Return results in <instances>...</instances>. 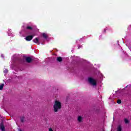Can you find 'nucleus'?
<instances>
[{"label": "nucleus", "instance_id": "obj_1", "mask_svg": "<svg viewBox=\"0 0 131 131\" xmlns=\"http://www.w3.org/2000/svg\"><path fill=\"white\" fill-rule=\"evenodd\" d=\"M54 112H58L59 110H61L62 108V103L58 101H55V104L53 105Z\"/></svg>", "mask_w": 131, "mask_h": 131}, {"label": "nucleus", "instance_id": "obj_2", "mask_svg": "<svg viewBox=\"0 0 131 131\" xmlns=\"http://www.w3.org/2000/svg\"><path fill=\"white\" fill-rule=\"evenodd\" d=\"M88 81L91 83V84H92V85H97V81L92 77L88 78Z\"/></svg>", "mask_w": 131, "mask_h": 131}, {"label": "nucleus", "instance_id": "obj_3", "mask_svg": "<svg viewBox=\"0 0 131 131\" xmlns=\"http://www.w3.org/2000/svg\"><path fill=\"white\" fill-rule=\"evenodd\" d=\"M33 38V35H28L26 37L25 39L26 40H27V41H30V40H32Z\"/></svg>", "mask_w": 131, "mask_h": 131}, {"label": "nucleus", "instance_id": "obj_4", "mask_svg": "<svg viewBox=\"0 0 131 131\" xmlns=\"http://www.w3.org/2000/svg\"><path fill=\"white\" fill-rule=\"evenodd\" d=\"M32 58H31V57H27L26 58V61L27 63H31V62H32Z\"/></svg>", "mask_w": 131, "mask_h": 131}, {"label": "nucleus", "instance_id": "obj_5", "mask_svg": "<svg viewBox=\"0 0 131 131\" xmlns=\"http://www.w3.org/2000/svg\"><path fill=\"white\" fill-rule=\"evenodd\" d=\"M33 42H35V43H37V45H40V42H39V40H38V38H35L33 40Z\"/></svg>", "mask_w": 131, "mask_h": 131}, {"label": "nucleus", "instance_id": "obj_6", "mask_svg": "<svg viewBox=\"0 0 131 131\" xmlns=\"http://www.w3.org/2000/svg\"><path fill=\"white\" fill-rule=\"evenodd\" d=\"M0 128H1V130H2V131L6 130V128L5 127V126H4V124H0Z\"/></svg>", "mask_w": 131, "mask_h": 131}, {"label": "nucleus", "instance_id": "obj_7", "mask_svg": "<svg viewBox=\"0 0 131 131\" xmlns=\"http://www.w3.org/2000/svg\"><path fill=\"white\" fill-rule=\"evenodd\" d=\"M77 120L79 122H81V121H82V117L78 116Z\"/></svg>", "mask_w": 131, "mask_h": 131}, {"label": "nucleus", "instance_id": "obj_8", "mask_svg": "<svg viewBox=\"0 0 131 131\" xmlns=\"http://www.w3.org/2000/svg\"><path fill=\"white\" fill-rule=\"evenodd\" d=\"M63 61V59L62 57H57V61L58 62H62Z\"/></svg>", "mask_w": 131, "mask_h": 131}, {"label": "nucleus", "instance_id": "obj_9", "mask_svg": "<svg viewBox=\"0 0 131 131\" xmlns=\"http://www.w3.org/2000/svg\"><path fill=\"white\" fill-rule=\"evenodd\" d=\"M4 86H5V84L4 83L0 85V91H3V90H4Z\"/></svg>", "mask_w": 131, "mask_h": 131}, {"label": "nucleus", "instance_id": "obj_10", "mask_svg": "<svg viewBox=\"0 0 131 131\" xmlns=\"http://www.w3.org/2000/svg\"><path fill=\"white\" fill-rule=\"evenodd\" d=\"M26 29H27V30H32L33 28L30 26H27L26 27Z\"/></svg>", "mask_w": 131, "mask_h": 131}, {"label": "nucleus", "instance_id": "obj_11", "mask_svg": "<svg viewBox=\"0 0 131 131\" xmlns=\"http://www.w3.org/2000/svg\"><path fill=\"white\" fill-rule=\"evenodd\" d=\"M42 37H43V38H45V39H47V38H48V35L46 33H43Z\"/></svg>", "mask_w": 131, "mask_h": 131}, {"label": "nucleus", "instance_id": "obj_12", "mask_svg": "<svg viewBox=\"0 0 131 131\" xmlns=\"http://www.w3.org/2000/svg\"><path fill=\"white\" fill-rule=\"evenodd\" d=\"M117 131H122V129L121 128V126L119 125L117 127Z\"/></svg>", "mask_w": 131, "mask_h": 131}, {"label": "nucleus", "instance_id": "obj_13", "mask_svg": "<svg viewBox=\"0 0 131 131\" xmlns=\"http://www.w3.org/2000/svg\"><path fill=\"white\" fill-rule=\"evenodd\" d=\"M124 122L126 124L127 123H129V121L127 120V119H124Z\"/></svg>", "mask_w": 131, "mask_h": 131}, {"label": "nucleus", "instance_id": "obj_14", "mask_svg": "<svg viewBox=\"0 0 131 131\" xmlns=\"http://www.w3.org/2000/svg\"><path fill=\"white\" fill-rule=\"evenodd\" d=\"M117 104H121V100H120V99H118L117 100Z\"/></svg>", "mask_w": 131, "mask_h": 131}, {"label": "nucleus", "instance_id": "obj_15", "mask_svg": "<svg viewBox=\"0 0 131 131\" xmlns=\"http://www.w3.org/2000/svg\"><path fill=\"white\" fill-rule=\"evenodd\" d=\"M24 117H22L20 118L21 122H24Z\"/></svg>", "mask_w": 131, "mask_h": 131}, {"label": "nucleus", "instance_id": "obj_16", "mask_svg": "<svg viewBox=\"0 0 131 131\" xmlns=\"http://www.w3.org/2000/svg\"><path fill=\"white\" fill-rule=\"evenodd\" d=\"M49 131H53V129H52V128H49Z\"/></svg>", "mask_w": 131, "mask_h": 131}, {"label": "nucleus", "instance_id": "obj_17", "mask_svg": "<svg viewBox=\"0 0 131 131\" xmlns=\"http://www.w3.org/2000/svg\"><path fill=\"white\" fill-rule=\"evenodd\" d=\"M4 71H5V72H8V70H5Z\"/></svg>", "mask_w": 131, "mask_h": 131}, {"label": "nucleus", "instance_id": "obj_18", "mask_svg": "<svg viewBox=\"0 0 131 131\" xmlns=\"http://www.w3.org/2000/svg\"><path fill=\"white\" fill-rule=\"evenodd\" d=\"M78 49H80V46H79L78 48Z\"/></svg>", "mask_w": 131, "mask_h": 131}, {"label": "nucleus", "instance_id": "obj_19", "mask_svg": "<svg viewBox=\"0 0 131 131\" xmlns=\"http://www.w3.org/2000/svg\"><path fill=\"white\" fill-rule=\"evenodd\" d=\"M18 131H22V130L20 129H19L18 130Z\"/></svg>", "mask_w": 131, "mask_h": 131}, {"label": "nucleus", "instance_id": "obj_20", "mask_svg": "<svg viewBox=\"0 0 131 131\" xmlns=\"http://www.w3.org/2000/svg\"><path fill=\"white\" fill-rule=\"evenodd\" d=\"M104 32H106V30H104Z\"/></svg>", "mask_w": 131, "mask_h": 131}]
</instances>
